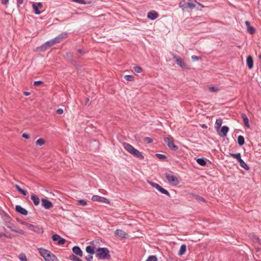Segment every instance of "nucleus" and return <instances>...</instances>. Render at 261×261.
<instances>
[{"label":"nucleus","mask_w":261,"mask_h":261,"mask_svg":"<svg viewBox=\"0 0 261 261\" xmlns=\"http://www.w3.org/2000/svg\"><path fill=\"white\" fill-rule=\"evenodd\" d=\"M45 141L44 139L43 138H40L36 141V144L37 145L40 146L44 145L45 144Z\"/></svg>","instance_id":"nucleus-35"},{"label":"nucleus","mask_w":261,"mask_h":261,"mask_svg":"<svg viewBox=\"0 0 261 261\" xmlns=\"http://www.w3.org/2000/svg\"><path fill=\"white\" fill-rule=\"evenodd\" d=\"M197 2L196 0H189L188 2L187 3L186 8H189V9L192 10L195 8L196 6L195 3ZM198 4H199L198 3Z\"/></svg>","instance_id":"nucleus-19"},{"label":"nucleus","mask_w":261,"mask_h":261,"mask_svg":"<svg viewBox=\"0 0 261 261\" xmlns=\"http://www.w3.org/2000/svg\"><path fill=\"white\" fill-rule=\"evenodd\" d=\"M164 140L167 143L168 147L172 151H176L178 147L177 145H175L173 141L171 140L169 138H164Z\"/></svg>","instance_id":"nucleus-7"},{"label":"nucleus","mask_w":261,"mask_h":261,"mask_svg":"<svg viewBox=\"0 0 261 261\" xmlns=\"http://www.w3.org/2000/svg\"><path fill=\"white\" fill-rule=\"evenodd\" d=\"M92 258H93V256H92V254L89 255L86 257V259L87 261H91Z\"/></svg>","instance_id":"nucleus-50"},{"label":"nucleus","mask_w":261,"mask_h":261,"mask_svg":"<svg viewBox=\"0 0 261 261\" xmlns=\"http://www.w3.org/2000/svg\"><path fill=\"white\" fill-rule=\"evenodd\" d=\"M24 94L25 95L28 96V95H30V92H24Z\"/></svg>","instance_id":"nucleus-55"},{"label":"nucleus","mask_w":261,"mask_h":261,"mask_svg":"<svg viewBox=\"0 0 261 261\" xmlns=\"http://www.w3.org/2000/svg\"><path fill=\"white\" fill-rule=\"evenodd\" d=\"M115 235L120 238H126L127 233L122 230L117 229L115 231Z\"/></svg>","instance_id":"nucleus-17"},{"label":"nucleus","mask_w":261,"mask_h":261,"mask_svg":"<svg viewBox=\"0 0 261 261\" xmlns=\"http://www.w3.org/2000/svg\"><path fill=\"white\" fill-rule=\"evenodd\" d=\"M186 248H187V247H186V245H185V244L181 245L180 247L178 253V255L179 256L182 255L185 253V252L186 251Z\"/></svg>","instance_id":"nucleus-26"},{"label":"nucleus","mask_w":261,"mask_h":261,"mask_svg":"<svg viewBox=\"0 0 261 261\" xmlns=\"http://www.w3.org/2000/svg\"><path fill=\"white\" fill-rule=\"evenodd\" d=\"M146 261H157V258L154 255L149 256Z\"/></svg>","instance_id":"nucleus-41"},{"label":"nucleus","mask_w":261,"mask_h":261,"mask_svg":"<svg viewBox=\"0 0 261 261\" xmlns=\"http://www.w3.org/2000/svg\"><path fill=\"white\" fill-rule=\"evenodd\" d=\"M245 24L247 28V32L250 34H253L255 33V29L250 25V23L248 21H245Z\"/></svg>","instance_id":"nucleus-20"},{"label":"nucleus","mask_w":261,"mask_h":261,"mask_svg":"<svg viewBox=\"0 0 261 261\" xmlns=\"http://www.w3.org/2000/svg\"><path fill=\"white\" fill-rule=\"evenodd\" d=\"M28 228L30 230L33 231L38 233H43L44 230L42 226L39 225H34L32 224H27Z\"/></svg>","instance_id":"nucleus-6"},{"label":"nucleus","mask_w":261,"mask_h":261,"mask_svg":"<svg viewBox=\"0 0 261 261\" xmlns=\"http://www.w3.org/2000/svg\"><path fill=\"white\" fill-rule=\"evenodd\" d=\"M165 176L168 182L171 185L177 186L179 184V180L176 176L168 173H166Z\"/></svg>","instance_id":"nucleus-4"},{"label":"nucleus","mask_w":261,"mask_h":261,"mask_svg":"<svg viewBox=\"0 0 261 261\" xmlns=\"http://www.w3.org/2000/svg\"><path fill=\"white\" fill-rule=\"evenodd\" d=\"M14 187L16 188L17 190L22 194L23 195L25 196L27 194V192L24 190L21 189L18 185H15Z\"/></svg>","instance_id":"nucleus-29"},{"label":"nucleus","mask_w":261,"mask_h":261,"mask_svg":"<svg viewBox=\"0 0 261 261\" xmlns=\"http://www.w3.org/2000/svg\"><path fill=\"white\" fill-rule=\"evenodd\" d=\"M238 143L240 146H242L245 143V139L243 136H239L238 137Z\"/></svg>","instance_id":"nucleus-31"},{"label":"nucleus","mask_w":261,"mask_h":261,"mask_svg":"<svg viewBox=\"0 0 261 261\" xmlns=\"http://www.w3.org/2000/svg\"><path fill=\"white\" fill-rule=\"evenodd\" d=\"M258 58L260 60H261V54H260L259 56H258Z\"/></svg>","instance_id":"nucleus-57"},{"label":"nucleus","mask_w":261,"mask_h":261,"mask_svg":"<svg viewBox=\"0 0 261 261\" xmlns=\"http://www.w3.org/2000/svg\"><path fill=\"white\" fill-rule=\"evenodd\" d=\"M57 114H60V115L62 114L63 113V110L61 108L58 109L57 110Z\"/></svg>","instance_id":"nucleus-53"},{"label":"nucleus","mask_w":261,"mask_h":261,"mask_svg":"<svg viewBox=\"0 0 261 261\" xmlns=\"http://www.w3.org/2000/svg\"><path fill=\"white\" fill-rule=\"evenodd\" d=\"M52 239L54 241H58L59 245H63L65 243V239L61 238L59 235L55 234L52 236Z\"/></svg>","instance_id":"nucleus-13"},{"label":"nucleus","mask_w":261,"mask_h":261,"mask_svg":"<svg viewBox=\"0 0 261 261\" xmlns=\"http://www.w3.org/2000/svg\"><path fill=\"white\" fill-rule=\"evenodd\" d=\"M222 124V120L220 119H217L215 122V128L217 131L219 130Z\"/></svg>","instance_id":"nucleus-32"},{"label":"nucleus","mask_w":261,"mask_h":261,"mask_svg":"<svg viewBox=\"0 0 261 261\" xmlns=\"http://www.w3.org/2000/svg\"><path fill=\"white\" fill-rule=\"evenodd\" d=\"M15 211L23 215H27L28 213V211L20 205H16L15 206Z\"/></svg>","instance_id":"nucleus-18"},{"label":"nucleus","mask_w":261,"mask_h":261,"mask_svg":"<svg viewBox=\"0 0 261 261\" xmlns=\"http://www.w3.org/2000/svg\"><path fill=\"white\" fill-rule=\"evenodd\" d=\"M55 44L53 39H51L43 43L42 45L37 47V50L38 51H44L49 48Z\"/></svg>","instance_id":"nucleus-3"},{"label":"nucleus","mask_w":261,"mask_h":261,"mask_svg":"<svg viewBox=\"0 0 261 261\" xmlns=\"http://www.w3.org/2000/svg\"><path fill=\"white\" fill-rule=\"evenodd\" d=\"M2 236H3V234L0 233V238H1Z\"/></svg>","instance_id":"nucleus-58"},{"label":"nucleus","mask_w":261,"mask_h":261,"mask_svg":"<svg viewBox=\"0 0 261 261\" xmlns=\"http://www.w3.org/2000/svg\"><path fill=\"white\" fill-rule=\"evenodd\" d=\"M229 128L227 126H223L221 130L218 132L219 135L221 137H224L227 135Z\"/></svg>","instance_id":"nucleus-16"},{"label":"nucleus","mask_w":261,"mask_h":261,"mask_svg":"<svg viewBox=\"0 0 261 261\" xmlns=\"http://www.w3.org/2000/svg\"><path fill=\"white\" fill-rule=\"evenodd\" d=\"M238 162L240 163V165L242 167H243V168H244L246 170L249 169V166L247 165V164L242 159H240L238 161Z\"/></svg>","instance_id":"nucleus-28"},{"label":"nucleus","mask_w":261,"mask_h":261,"mask_svg":"<svg viewBox=\"0 0 261 261\" xmlns=\"http://www.w3.org/2000/svg\"><path fill=\"white\" fill-rule=\"evenodd\" d=\"M67 37V33L66 32H63L53 39L55 43L56 44L61 42L64 39H66Z\"/></svg>","instance_id":"nucleus-10"},{"label":"nucleus","mask_w":261,"mask_h":261,"mask_svg":"<svg viewBox=\"0 0 261 261\" xmlns=\"http://www.w3.org/2000/svg\"><path fill=\"white\" fill-rule=\"evenodd\" d=\"M70 259L73 261H83L82 259L74 255H71L70 256Z\"/></svg>","instance_id":"nucleus-43"},{"label":"nucleus","mask_w":261,"mask_h":261,"mask_svg":"<svg viewBox=\"0 0 261 261\" xmlns=\"http://www.w3.org/2000/svg\"><path fill=\"white\" fill-rule=\"evenodd\" d=\"M72 251L74 254L79 256H82L83 255V252L81 248L78 246H74L72 248Z\"/></svg>","instance_id":"nucleus-21"},{"label":"nucleus","mask_w":261,"mask_h":261,"mask_svg":"<svg viewBox=\"0 0 261 261\" xmlns=\"http://www.w3.org/2000/svg\"><path fill=\"white\" fill-rule=\"evenodd\" d=\"M31 200L33 201L35 205H38L40 203V199L35 194H32L31 196Z\"/></svg>","instance_id":"nucleus-24"},{"label":"nucleus","mask_w":261,"mask_h":261,"mask_svg":"<svg viewBox=\"0 0 261 261\" xmlns=\"http://www.w3.org/2000/svg\"><path fill=\"white\" fill-rule=\"evenodd\" d=\"M72 1L74 2L78 3V4H83V5L86 4V2L85 0H72Z\"/></svg>","instance_id":"nucleus-45"},{"label":"nucleus","mask_w":261,"mask_h":261,"mask_svg":"<svg viewBox=\"0 0 261 261\" xmlns=\"http://www.w3.org/2000/svg\"><path fill=\"white\" fill-rule=\"evenodd\" d=\"M242 118L243 119L245 126H246L247 128H249L250 125L249 123V119L247 115L243 113L242 114Z\"/></svg>","instance_id":"nucleus-23"},{"label":"nucleus","mask_w":261,"mask_h":261,"mask_svg":"<svg viewBox=\"0 0 261 261\" xmlns=\"http://www.w3.org/2000/svg\"><path fill=\"white\" fill-rule=\"evenodd\" d=\"M173 59L175 60L176 64L179 67L182 68H187L186 63L178 56L173 55Z\"/></svg>","instance_id":"nucleus-9"},{"label":"nucleus","mask_w":261,"mask_h":261,"mask_svg":"<svg viewBox=\"0 0 261 261\" xmlns=\"http://www.w3.org/2000/svg\"><path fill=\"white\" fill-rule=\"evenodd\" d=\"M208 90L211 92H217L219 90V89L218 87L215 86H211L208 88Z\"/></svg>","instance_id":"nucleus-42"},{"label":"nucleus","mask_w":261,"mask_h":261,"mask_svg":"<svg viewBox=\"0 0 261 261\" xmlns=\"http://www.w3.org/2000/svg\"><path fill=\"white\" fill-rule=\"evenodd\" d=\"M133 70L136 73H141L142 71V68L140 66H135L133 68Z\"/></svg>","instance_id":"nucleus-38"},{"label":"nucleus","mask_w":261,"mask_h":261,"mask_svg":"<svg viewBox=\"0 0 261 261\" xmlns=\"http://www.w3.org/2000/svg\"><path fill=\"white\" fill-rule=\"evenodd\" d=\"M42 84V81H37L34 82V85L35 86H40V85H41Z\"/></svg>","instance_id":"nucleus-48"},{"label":"nucleus","mask_w":261,"mask_h":261,"mask_svg":"<svg viewBox=\"0 0 261 261\" xmlns=\"http://www.w3.org/2000/svg\"><path fill=\"white\" fill-rule=\"evenodd\" d=\"M96 256L99 259H108L110 257L109 250L107 248H99Z\"/></svg>","instance_id":"nucleus-2"},{"label":"nucleus","mask_w":261,"mask_h":261,"mask_svg":"<svg viewBox=\"0 0 261 261\" xmlns=\"http://www.w3.org/2000/svg\"><path fill=\"white\" fill-rule=\"evenodd\" d=\"M17 7H19L20 5L23 3L24 0H16Z\"/></svg>","instance_id":"nucleus-52"},{"label":"nucleus","mask_w":261,"mask_h":261,"mask_svg":"<svg viewBox=\"0 0 261 261\" xmlns=\"http://www.w3.org/2000/svg\"><path fill=\"white\" fill-rule=\"evenodd\" d=\"M124 78L127 81H133L134 80V77L132 75H126Z\"/></svg>","instance_id":"nucleus-40"},{"label":"nucleus","mask_w":261,"mask_h":261,"mask_svg":"<svg viewBox=\"0 0 261 261\" xmlns=\"http://www.w3.org/2000/svg\"><path fill=\"white\" fill-rule=\"evenodd\" d=\"M148 183L153 188H155L156 190H158L161 193L165 194L167 196H168L169 197H171V195L169 192L163 188L162 187L160 186L159 184L153 182L152 181H148Z\"/></svg>","instance_id":"nucleus-5"},{"label":"nucleus","mask_w":261,"mask_h":261,"mask_svg":"<svg viewBox=\"0 0 261 261\" xmlns=\"http://www.w3.org/2000/svg\"><path fill=\"white\" fill-rule=\"evenodd\" d=\"M247 64L249 69L252 68L253 66V59L251 56H248L246 60Z\"/></svg>","instance_id":"nucleus-22"},{"label":"nucleus","mask_w":261,"mask_h":261,"mask_svg":"<svg viewBox=\"0 0 261 261\" xmlns=\"http://www.w3.org/2000/svg\"><path fill=\"white\" fill-rule=\"evenodd\" d=\"M9 0H2V4L3 5H6L8 3Z\"/></svg>","instance_id":"nucleus-54"},{"label":"nucleus","mask_w":261,"mask_h":261,"mask_svg":"<svg viewBox=\"0 0 261 261\" xmlns=\"http://www.w3.org/2000/svg\"><path fill=\"white\" fill-rule=\"evenodd\" d=\"M41 201L42 206H43L45 209H49L53 206L52 202L47 199L42 198Z\"/></svg>","instance_id":"nucleus-14"},{"label":"nucleus","mask_w":261,"mask_h":261,"mask_svg":"<svg viewBox=\"0 0 261 261\" xmlns=\"http://www.w3.org/2000/svg\"><path fill=\"white\" fill-rule=\"evenodd\" d=\"M197 163L201 166H204L206 164V160L204 158H198L196 160Z\"/></svg>","instance_id":"nucleus-30"},{"label":"nucleus","mask_w":261,"mask_h":261,"mask_svg":"<svg viewBox=\"0 0 261 261\" xmlns=\"http://www.w3.org/2000/svg\"><path fill=\"white\" fill-rule=\"evenodd\" d=\"M22 137L26 139H28L30 137V135L27 133H23L22 135Z\"/></svg>","instance_id":"nucleus-49"},{"label":"nucleus","mask_w":261,"mask_h":261,"mask_svg":"<svg viewBox=\"0 0 261 261\" xmlns=\"http://www.w3.org/2000/svg\"><path fill=\"white\" fill-rule=\"evenodd\" d=\"M86 251L87 253L93 254L95 252V247L92 246H88L86 248Z\"/></svg>","instance_id":"nucleus-27"},{"label":"nucleus","mask_w":261,"mask_h":261,"mask_svg":"<svg viewBox=\"0 0 261 261\" xmlns=\"http://www.w3.org/2000/svg\"><path fill=\"white\" fill-rule=\"evenodd\" d=\"M92 200L93 201H98L106 203H110L109 200L107 198L98 195L93 196L92 197Z\"/></svg>","instance_id":"nucleus-11"},{"label":"nucleus","mask_w":261,"mask_h":261,"mask_svg":"<svg viewBox=\"0 0 261 261\" xmlns=\"http://www.w3.org/2000/svg\"><path fill=\"white\" fill-rule=\"evenodd\" d=\"M18 258L20 261H27V258L24 253H20L18 256Z\"/></svg>","instance_id":"nucleus-37"},{"label":"nucleus","mask_w":261,"mask_h":261,"mask_svg":"<svg viewBox=\"0 0 261 261\" xmlns=\"http://www.w3.org/2000/svg\"><path fill=\"white\" fill-rule=\"evenodd\" d=\"M6 226L10 228L12 231L16 232H20L19 230L15 228V227L13 226V225L10 223V222H7Z\"/></svg>","instance_id":"nucleus-25"},{"label":"nucleus","mask_w":261,"mask_h":261,"mask_svg":"<svg viewBox=\"0 0 261 261\" xmlns=\"http://www.w3.org/2000/svg\"><path fill=\"white\" fill-rule=\"evenodd\" d=\"M191 59H192V60L193 61H196L200 60L201 59V58L200 57H198V56L193 55L191 57Z\"/></svg>","instance_id":"nucleus-46"},{"label":"nucleus","mask_w":261,"mask_h":261,"mask_svg":"<svg viewBox=\"0 0 261 261\" xmlns=\"http://www.w3.org/2000/svg\"><path fill=\"white\" fill-rule=\"evenodd\" d=\"M38 250L40 255L43 257L45 260H46V259H47V258H48V257L53 254L49 250L43 248H38Z\"/></svg>","instance_id":"nucleus-8"},{"label":"nucleus","mask_w":261,"mask_h":261,"mask_svg":"<svg viewBox=\"0 0 261 261\" xmlns=\"http://www.w3.org/2000/svg\"><path fill=\"white\" fill-rule=\"evenodd\" d=\"M77 51L79 54L82 55H84L86 53V51L83 50L82 49H78Z\"/></svg>","instance_id":"nucleus-51"},{"label":"nucleus","mask_w":261,"mask_h":261,"mask_svg":"<svg viewBox=\"0 0 261 261\" xmlns=\"http://www.w3.org/2000/svg\"><path fill=\"white\" fill-rule=\"evenodd\" d=\"M87 204L86 201L84 199H80L77 201V204L79 205L86 206Z\"/></svg>","instance_id":"nucleus-39"},{"label":"nucleus","mask_w":261,"mask_h":261,"mask_svg":"<svg viewBox=\"0 0 261 261\" xmlns=\"http://www.w3.org/2000/svg\"><path fill=\"white\" fill-rule=\"evenodd\" d=\"M156 157L160 160H165L166 159V156L162 154H156Z\"/></svg>","instance_id":"nucleus-44"},{"label":"nucleus","mask_w":261,"mask_h":261,"mask_svg":"<svg viewBox=\"0 0 261 261\" xmlns=\"http://www.w3.org/2000/svg\"><path fill=\"white\" fill-rule=\"evenodd\" d=\"M45 261H59L56 255L52 254Z\"/></svg>","instance_id":"nucleus-36"},{"label":"nucleus","mask_w":261,"mask_h":261,"mask_svg":"<svg viewBox=\"0 0 261 261\" xmlns=\"http://www.w3.org/2000/svg\"><path fill=\"white\" fill-rule=\"evenodd\" d=\"M193 197L194 199H195L196 200L198 201L206 202V200L203 197H201L198 195H194Z\"/></svg>","instance_id":"nucleus-34"},{"label":"nucleus","mask_w":261,"mask_h":261,"mask_svg":"<svg viewBox=\"0 0 261 261\" xmlns=\"http://www.w3.org/2000/svg\"><path fill=\"white\" fill-rule=\"evenodd\" d=\"M144 141L147 143H151L152 142V139L150 137H145L144 139Z\"/></svg>","instance_id":"nucleus-47"},{"label":"nucleus","mask_w":261,"mask_h":261,"mask_svg":"<svg viewBox=\"0 0 261 261\" xmlns=\"http://www.w3.org/2000/svg\"><path fill=\"white\" fill-rule=\"evenodd\" d=\"M123 146L127 151H128L130 154L133 155L134 156L138 158L140 160L144 159V157L142 154V153L139 151L138 150L135 149L130 144L126 142H124L123 143Z\"/></svg>","instance_id":"nucleus-1"},{"label":"nucleus","mask_w":261,"mask_h":261,"mask_svg":"<svg viewBox=\"0 0 261 261\" xmlns=\"http://www.w3.org/2000/svg\"><path fill=\"white\" fill-rule=\"evenodd\" d=\"M254 240H259V238H258V237H256V236H255V237H254Z\"/></svg>","instance_id":"nucleus-56"},{"label":"nucleus","mask_w":261,"mask_h":261,"mask_svg":"<svg viewBox=\"0 0 261 261\" xmlns=\"http://www.w3.org/2000/svg\"><path fill=\"white\" fill-rule=\"evenodd\" d=\"M159 16V14L156 11L153 10L149 12L147 14V17L148 19L153 20Z\"/></svg>","instance_id":"nucleus-15"},{"label":"nucleus","mask_w":261,"mask_h":261,"mask_svg":"<svg viewBox=\"0 0 261 261\" xmlns=\"http://www.w3.org/2000/svg\"><path fill=\"white\" fill-rule=\"evenodd\" d=\"M229 155L232 156L233 158L236 159L238 161L240 159H241V155L240 153H230Z\"/></svg>","instance_id":"nucleus-33"},{"label":"nucleus","mask_w":261,"mask_h":261,"mask_svg":"<svg viewBox=\"0 0 261 261\" xmlns=\"http://www.w3.org/2000/svg\"><path fill=\"white\" fill-rule=\"evenodd\" d=\"M43 7V5L41 3H34L32 5L33 9L34 11V13L37 15H39L41 13V11H39V8H41Z\"/></svg>","instance_id":"nucleus-12"}]
</instances>
